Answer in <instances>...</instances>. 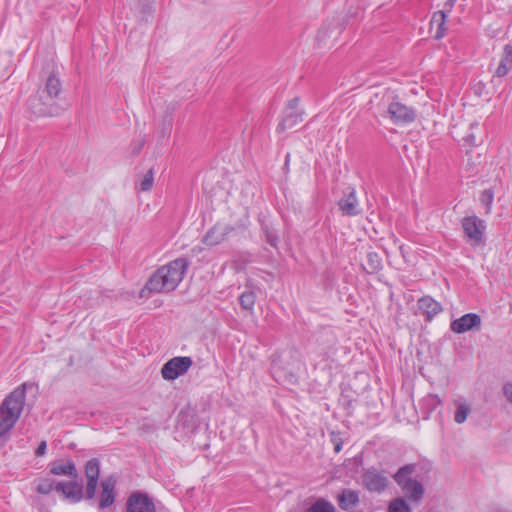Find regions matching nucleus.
<instances>
[{
  "label": "nucleus",
  "instance_id": "nucleus-1",
  "mask_svg": "<svg viewBox=\"0 0 512 512\" xmlns=\"http://www.w3.org/2000/svg\"><path fill=\"white\" fill-rule=\"evenodd\" d=\"M188 267L184 258H177L158 268L149 278L140 292L141 297H149L152 293H163L174 290L183 280Z\"/></svg>",
  "mask_w": 512,
  "mask_h": 512
},
{
  "label": "nucleus",
  "instance_id": "nucleus-2",
  "mask_svg": "<svg viewBox=\"0 0 512 512\" xmlns=\"http://www.w3.org/2000/svg\"><path fill=\"white\" fill-rule=\"evenodd\" d=\"M25 398V385H21L4 399L0 406V438L14 427L23 411Z\"/></svg>",
  "mask_w": 512,
  "mask_h": 512
},
{
  "label": "nucleus",
  "instance_id": "nucleus-3",
  "mask_svg": "<svg viewBox=\"0 0 512 512\" xmlns=\"http://www.w3.org/2000/svg\"><path fill=\"white\" fill-rule=\"evenodd\" d=\"M379 109L382 116L389 118L396 125L411 123L416 116L413 108L404 104L400 98L391 91L383 93Z\"/></svg>",
  "mask_w": 512,
  "mask_h": 512
},
{
  "label": "nucleus",
  "instance_id": "nucleus-4",
  "mask_svg": "<svg viewBox=\"0 0 512 512\" xmlns=\"http://www.w3.org/2000/svg\"><path fill=\"white\" fill-rule=\"evenodd\" d=\"M60 92V80L54 74L49 75L46 79L44 90L39 98L30 100L29 106L31 110L38 115H48L49 111H47L46 107L59 96Z\"/></svg>",
  "mask_w": 512,
  "mask_h": 512
},
{
  "label": "nucleus",
  "instance_id": "nucleus-5",
  "mask_svg": "<svg viewBox=\"0 0 512 512\" xmlns=\"http://www.w3.org/2000/svg\"><path fill=\"white\" fill-rule=\"evenodd\" d=\"M414 471L415 466L413 464L404 465L394 475V480L411 501L417 502L422 498L424 489L421 483L411 478Z\"/></svg>",
  "mask_w": 512,
  "mask_h": 512
},
{
  "label": "nucleus",
  "instance_id": "nucleus-6",
  "mask_svg": "<svg viewBox=\"0 0 512 512\" xmlns=\"http://www.w3.org/2000/svg\"><path fill=\"white\" fill-rule=\"evenodd\" d=\"M461 225L467 241L470 244L476 246L483 242L486 229L484 220L475 215L466 216L462 219Z\"/></svg>",
  "mask_w": 512,
  "mask_h": 512
},
{
  "label": "nucleus",
  "instance_id": "nucleus-7",
  "mask_svg": "<svg viewBox=\"0 0 512 512\" xmlns=\"http://www.w3.org/2000/svg\"><path fill=\"white\" fill-rule=\"evenodd\" d=\"M192 363L190 357H174L163 365L161 369L162 377L166 380H175L185 374L192 366Z\"/></svg>",
  "mask_w": 512,
  "mask_h": 512
},
{
  "label": "nucleus",
  "instance_id": "nucleus-8",
  "mask_svg": "<svg viewBox=\"0 0 512 512\" xmlns=\"http://www.w3.org/2000/svg\"><path fill=\"white\" fill-rule=\"evenodd\" d=\"M55 490L71 503L79 502L83 497V488L76 479L68 482H57Z\"/></svg>",
  "mask_w": 512,
  "mask_h": 512
},
{
  "label": "nucleus",
  "instance_id": "nucleus-9",
  "mask_svg": "<svg viewBox=\"0 0 512 512\" xmlns=\"http://www.w3.org/2000/svg\"><path fill=\"white\" fill-rule=\"evenodd\" d=\"M127 512H156V508L146 494L133 493L127 500Z\"/></svg>",
  "mask_w": 512,
  "mask_h": 512
},
{
  "label": "nucleus",
  "instance_id": "nucleus-10",
  "mask_svg": "<svg viewBox=\"0 0 512 512\" xmlns=\"http://www.w3.org/2000/svg\"><path fill=\"white\" fill-rule=\"evenodd\" d=\"M85 474L87 477L86 494L91 499L95 496L100 474L99 461L97 459H91L86 463Z\"/></svg>",
  "mask_w": 512,
  "mask_h": 512
},
{
  "label": "nucleus",
  "instance_id": "nucleus-11",
  "mask_svg": "<svg viewBox=\"0 0 512 512\" xmlns=\"http://www.w3.org/2000/svg\"><path fill=\"white\" fill-rule=\"evenodd\" d=\"M480 323L481 318L479 315L475 313H468L454 320L451 323V330L455 333L461 334L479 326Z\"/></svg>",
  "mask_w": 512,
  "mask_h": 512
},
{
  "label": "nucleus",
  "instance_id": "nucleus-12",
  "mask_svg": "<svg viewBox=\"0 0 512 512\" xmlns=\"http://www.w3.org/2000/svg\"><path fill=\"white\" fill-rule=\"evenodd\" d=\"M365 487L372 492H381L388 484L387 478L376 470H368L363 475Z\"/></svg>",
  "mask_w": 512,
  "mask_h": 512
},
{
  "label": "nucleus",
  "instance_id": "nucleus-13",
  "mask_svg": "<svg viewBox=\"0 0 512 512\" xmlns=\"http://www.w3.org/2000/svg\"><path fill=\"white\" fill-rule=\"evenodd\" d=\"M50 473L56 476H68L71 479L78 477L76 466L71 460L53 461L50 463Z\"/></svg>",
  "mask_w": 512,
  "mask_h": 512
},
{
  "label": "nucleus",
  "instance_id": "nucleus-14",
  "mask_svg": "<svg viewBox=\"0 0 512 512\" xmlns=\"http://www.w3.org/2000/svg\"><path fill=\"white\" fill-rule=\"evenodd\" d=\"M446 22L447 15L443 11L439 10L433 13L430 20V30L434 32L435 39H442L446 35Z\"/></svg>",
  "mask_w": 512,
  "mask_h": 512
},
{
  "label": "nucleus",
  "instance_id": "nucleus-15",
  "mask_svg": "<svg viewBox=\"0 0 512 512\" xmlns=\"http://www.w3.org/2000/svg\"><path fill=\"white\" fill-rule=\"evenodd\" d=\"M512 69V46L510 44H506L503 47V52L498 63V66L495 70V76L501 78L508 74V72Z\"/></svg>",
  "mask_w": 512,
  "mask_h": 512
},
{
  "label": "nucleus",
  "instance_id": "nucleus-16",
  "mask_svg": "<svg viewBox=\"0 0 512 512\" xmlns=\"http://www.w3.org/2000/svg\"><path fill=\"white\" fill-rule=\"evenodd\" d=\"M101 486L102 491L99 506L101 509H104L114 503L115 480L112 478H107L102 482Z\"/></svg>",
  "mask_w": 512,
  "mask_h": 512
},
{
  "label": "nucleus",
  "instance_id": "nucleus-17",
  "mask_svg": "<svg viewBox=\"0 0 512 512\" xmlns=\"http://www.w3.org/2000/svg\"><path fill=\"white\" fill-rule=\"evenodd\" d=\"M341 509L348 510L356 506L359 502V495L356 491L346 489L337 497Z\"/></svg>",
  "mask_w": 512,
  "mask_h": 512
},
{
  "label": "nucleus",
  "instance_id": "nucleus-18",
  "mask_svg": "<svg viewBox=\"0 0 512 512\" xmlns=\"http://www.w3.org/2000/svg\"><path fill=\"white\" fill-rule=\"evenodd\" d=\"M382 268V260L381 257L376 252H370L367 254L366 266L364 269L367 273L373 274L381 270Z\"/></svg>",
  "mask_w": 512,
  "mask_h": 512
},
{
  "label": "nucleus",
  "instance_id": "nucleus-19",
  "mask_svg": "<svg viewBox=\"0 0 512 512\" xmlns=\"http://www.w3.org/2000/svg\"><path fill=\"white\" fill-rule=\"evenodd\" d=\"M339 208L343 214L348 216H354L358 213L356 201L352 197L342 199L339 202Z\"/></svg>",
  "mask_w": 512,
  "mask_h": 512
},
{
  "label": "nucleus",
  "instance_id": "nucleus-20",
  "mask_svg": "<svg viewBox=\"0 0 512 512\" xmlns=\"http://www.w3.org/2000/svg\"><path fill=\"white\" fill-rule=\"evenodd\" d=\"M56 483L50 478H42L37 482L36 490L40 494H49L55 490Z\"/></svg>",
  "mask_w": 512,
  "mask_h": 512
},
{
  "label": "nucleus",
  "instance_id": "nucleus-21",
  "mask_svg": "<svg viewBox=\"0 0 512 512\" xmlns=\"http://www.w3.org/2000/svg\"><path fill=\"white\" fill-rule=\"evenodd\" d=\"M419 305L421 308H425L429 314H437L441 310L439 303L430 297L420 299Z\"/></svg>",
  "mask_w": 512,
  "mask_h": 512
},
{
  "label": "nucleus",
  "instance_id": "nucleus-22",
  "mask_svg": "<svg viewBox=\"0 0 512 512\" xmlns=\"http://www.w3.org/2000/svg\"><path fill=\"white\" fill-rule=\"evenodd\" d=\"M239 300H240V304H241L242 308L247 309V310H252L255 305L256 296H255L254 292L246 291L241 294Z\"/></svg>",
  "mask_w": 512,
  "mask_h": 512
},
{
  "label": "nucleus",
  "instance_id": "nucleus-23",
  "mask_svg": "<svg viewBox=\"0 0 512 512\" xmlns=\"http://www.w3.org/2000/svg\"><path fill=\"white\" fill-rule=\"evenodd\" d=\"M307 512H336L335 507L325 500L316 501Z\"/></svg>",
  "mask_w": 512,
  "mask_h": 512
},
{
  "label": "nucleus",
  "instance_id": "nucleus-24",
  "mask_svg": "<svg viewBox=\"0 0 512 512\" xmlns=\"http://www.w3.org/2000/svg\"><path fill=\"white\" fill-rule=\"evenodd\" d=\"M154 183V173L152 170H149L140 182V190L141 191H149L153 187Z\"/></svg>",
  "mask_w": 512,
  "mask_h": 512
},
{
  "label": "nucleus",
  "instance_id": "nucleus-25",
  "mask_svg": "<svg viewBox=\"0 0 512 512\" xmlns=\"http://www.w3.org/2000/svg\"><path fill=\"white\" fill-rule=\"evenodd\" d=\"M389 512H410V508L403 499H396L390 504Z\"/></svg>",
  "mask_w": 512,
  "mask_h": 512
},
{
  "label": "nucleus",
  "instance_id": "nucleus-26",
  "mask_svg": "<svg viewBox=\"0 0 512 512\" xmlns=\"http://www.w3.org/2000/svg\"><path fill=\"white\" fill-rule=\"evenodd\" d=\"M494 199V193L492 190H484L480 195V201L485 204L487 208V213L491 210V205Z\"/></svg>",
  "mask_w": 512,
  "mask_h": 512
},
{
  "label": "nucleus",
  "instance_id": "nucleus-27",
  "mask_svg": "<svg viewBox=\"0 0 512 512\" xmlns=\"http://www.w3.org/2000/svg\"><path fill=\"white\" fill-rule=\"evenodd\" d=\"M469 414V408L466 405H460L455 413V421L459 424L463 423Z\"/></svg>",
  "mask_w": 512,
  "mask_h": 512
},
{
  "label": "nucleus",
  "instance_id": "nucleus-28",
  "mask_svg": "<svg viewBox=\"0 0 512 512\" xmlns=\"http://www.w3.org/2000/svg\"><path fill=\"white\" fill-rule=\"evenodd\" d=\"M504 394L509 402H512V384H507L504 387Z\"/></svg>",
  "mask_w": 512,
  "mask_h": 512
},
{
  "label": "nucleus",
  "instance_id": "nucleus-29",
  "mask_svg": "<svg viewBox=\"0 0 512 512\" xmlns=\"http://www.w3.org/2000/svg\"><path fill=\"white\" fill-rule=\"evenodd\" d=\"M504 394L509 402H512V384H507L504 387Z\"/></svg>",
  "mask_w": 512,
  "mask_h": 512
},
{
  "label": "nucleus",
  "instance_id": "nucleus-30",
  "mask_svg": "<svg viewBox=\"0 0 512 512\" xmlns=\"http://www.w3.org/2000/svg\"><path fill=\"white\" fill-rule=\"evenodd\" d=\"M45 451H46V443H45V442H42V443L38 446V448H37V450H36V455H37V456H42V455H44V454H45Z\"/></svg>",
  "mask_w": 512,
  "mask_h": 512
},
{
  "label": "nucleus",
  "instance_id": "nucleus-31",
  "mask_svg": "<svg viewBox=\"0 0 512 512\" xmlns=\"http://www.w3.org/2000/svg\"><path fill=\"white\" fill-rule=\"evenodd\" d=\"M298 104H299V99H298V98L293 99V100H292V101H290V103H289V110H294V109H296V108H297V106H298Z\"/></svg>",
  "mask_w": 512,
  "mask_h": 512
},
{
  "label": "nucleus",
  "instance_id": "nucleus-32",
  "mask_svg": "<svg viewBox=\"0 0 512 512\" xmlns=\"http://www.w3.org/2000/svg\"><path fill=\"white\" fill-rule=\"evenodd\" d=\"M212 234H213V231H210V232L206 235V237H205V242H206V243H208V244H213V242H212V241H210V237H211V235H212Z\"/></svg>",
  "mask_w": 512,
  "mask_h": 512
},
{
  "label": "nucleus",
  "instance_id": "nucleus-33",
  "mask_svg": "<svg viewBox=\"0 0 512 512\" xmlns=\"http://www.w3.org/2000/svg\"><path fill=\"white\" fill-rule=\"evenodd\" d=\"M340 449H341L340 445H337V446L335 447L336 452H339V451H340Z\"/></svg>",
  "mask_w": 512,
  "mask_h": 512
},
{
  "label": "nucleus",
  "instance_id": "nucleus-34",
  "mask_svg": "<svg viewBox=\"0 0 512 512\" xmlns=\"http://www.w3.org/2000/svg\"><path fill=\"white\" fill-rule=\"evenodd\" d=\"M474 141H475V137H474V136H472V137H471V142H472V143H474Z\"/></svg>",
  "mask_w": 512,
  "mask_h": 512
}]
</instances>
